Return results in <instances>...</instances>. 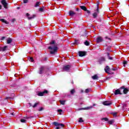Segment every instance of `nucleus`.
I'll use <instances>...</instances> for the list:
<instances>
[{"mask_svg":"<svg viewBox=\"0 0 129 129\" xmlns=\"http://www.w3.org/2000/svg\"><path fill=\"white\" fill-rule=\"evenodd\" d=\"M5 38H6L5 37H2V40H4V39H5Z\"/></svg>","mask_w":129,"mask_h":129,"instance_id":"46","label":"nucleus"},{"mask_svg":"<svg viewBox=\"0 0 129 129\" xmlns=\"http://www.w3.org/2000/svg\"><path fill=\"white\" fill-rule=\"evenodd\" d=\"M0 21L1 22H2L3 23H4L5 24H6L7 25H8V24H9V22H8V21H6V20L4 19H0Z\"/></svg>","mask_w":129,"mask_h":129,"instance_id":"14","label":"nucleus"},{"mask_svg":"<svg viewBox=\"0 0 129 129\" xmlns=\"http://www.w3.org/2000/svg\"><path fill=\"white\" fill-rule=\"evenodd\" d=\"M48 49L50 50V54H54L58 51V44L55 42V41L52 40L50 42V46L48 47Z\"/></svg>","mask_w":129,"mask_h":129,"instance_id":"1","label":"nucleus"},{"mask_svg":"<svg viewBox=\"0 0 129 129\" xmlns=\"http://www.w3.org/2000/svg\"><path fill=\"white\" fill-rule=\"evenodd\" d=\"M101 120H104V121H107L108 120V118L106 117L102 118Z\"/></svg>","mask_w":129,"mask_h":129,"instance_id":"21","label":"nucleus"},{"mask_svg":"<svg viewBox=\"0 0 129 129\" xmlns=\"http://www.w3.org/2000/svg\"><path fill=\"white\" fill-rule=\"evenodd\" d=\"M59 101H60V103L61 104H62L63 105H64L65 104V101H61V100H60Z\"/></svg>","mask_w":129,"mask_h":129,"instance_id":"27","label":"nucleus"},{"mask_svg":"<svg viewBox=\"0 0 129 129\" xmlns=\"http://www.w3.org/2000/svg\"><path fill=\"white\" fill-rule=\"evenodd\" d=\"M21 121L22 122H26V120H25L24 119H21Z\"/></svg>","mask_w":129,"mask_h":129,"instance_id":"35","label":"nucleus"},{"mask_svg":"<svg viewBox=\"0 0 129 129\" xmlns=\"http://www.w3.org/2000/svg\"><path fill=\"white\" fill-rule=\"evenodd\" d=\"M127 63V61H124L123 62L124 67H125V64H126Z\"/></svg>","mask_w":129,"mask_h":129,"instance_id":"36","label":"nucleus"},{"mask_svg":"<svg viewBox=\"0 0 129 129\" xmlns=\"http://www.w3.org/2000/svg\"><path fill=\"white\" fill-rule=\"evenodd\" d=\"M26 16H27V17H29V16H30V14H29V13H27V14H26Z\"/></svg>","mask_w":129,"mask_h":129,"instance_id":"45","label":"nucleus"},{"mask_svg":"<svg viewBox=\"0 0 129 129\" xmlns=\"http://www.w3.org/2000/svg\"><path fill=\"white\" fill-rule=\"evenodd\" d=\"M103 41V39H102V37H98L97 38V43H100L101 42H102Z\"/></svg>","mask_w":129,"mask_h":129,"instance_id":"11","label":"nucleus"},{"mask_svg":"<svg viewBox=\"0 0 129 129\" xmlns=\"http://www.w3.org/2000/svg\"><path fill=\"white\" fill-rule=\"evenodd\" d=\"M30 61H31V62H34V59L33 57H30Z\"/></svg>","mask_w":129,"mask_h":129,"instance_id":"33","label":"nucleus"},{"mask_svg":"<svg viewBox=\"0 0 129 129\" xmlns=\"http://www.w3.org/2000/svg\"><path fill=\"white\" fill-rule=\"evenodd\" d=\"M39 6H40V2H37L34 7H35V8H37L39 7Z\"/></svg>","mask_w":129,"mask_h":129,"instance_id":"22","label":"nucleus"},{"mask_svg":"<svg viewBox=\"0 0 129 129\" xmlns=\"http://www.w3.org/2000/svg\"><path fill=\"white\" fill-rule=\"evenodd\" d=\"M90 91V89H87L85 90V93H88V92H89Z\"/></svg>","mask_w":129,"mask_h":129,"instance_id":"26","label":"nucleus"},{"mask_svg":"<svg viewBox=\"0 0 129 129\" xmlns=\"http://www.w3.org/2000/svg\"><path fill=\"white\" fill-rule=\"evenodd\" d=\"M126 106V104H123V107H125Z\"/></svg>","mask_w":129,"mask_h":129,"instance_id":"43","label":"nucleus"},{"mask_svg":"<svg viewBox=\"0 0 129 129\" xmlns=\"http://www.w3.org/2000/svg\"><path fill=\"white\" fill-rule=\"evenodd\" d=\"M121 89H123V92L124 94H126V93H127V92H128L129 91V89L128 88H125L124 87H121L120 88V90H121Z\"/></svg>","mask_w":129,"mask_h":129,"instance_id":"5","label":"nucleus"},{"mask_svg":"<svg viewBox=\"0 0 129 129\" xmlns=\"http://www.w3.org/2000/svg\"><path fill=\"white\" fill-rule=\"evenodd\" d=\"M108 123H109V124H112V123H113V120L109 121Z\"/></svg>","mask_w":129,"mask_h":129,"instance_id":"31","label":"nucleus"},{"mask_svg":"<svg viewBox=\"0 0 129 129\" xmlns=\"http://www.w3.org/2000/svg\"><path fill=\"white\" fill-rule=\"evenodd\" d=\"M112 104V102H111V101H106L102 102V104H103V105L108 106V105H111V104Z\"/></svg>","mask_w":129,"mask_h":129,"instance_id":"6","label":"nucleus"},{"mask_svg":"<svg viewBox=\"0 0 129 129\" xmlns=\"http://www.w3.org/2000/svg\"><path fill=\"white\" fill-rule=\"evenodd\" d=\"M0 51H1V48H0Z\"/></svg>","mask_w":129,"mask_h":129,"instance_id":"51","label":"nucleus"},{"mask_svg":"<svg viewBox=\"0 0 129 129\" xmlns=\"http://www.w3.org/2000/svg\"><path fill=\"white\" fill-rule=\"evenodd\" d=\"M39 12H44V8H40Z\"/></svg>","mask_w":129,"mask_h":129,"instance_id":"29","label":"nucleus"},{"mask_svg":"<svg viewBox=\"0 0 129 129\" xmlns=\"http://www.w3.org/2000/svg\"><path fill=\"white\" fill-rule=\"evenodd\" d=\"M79 41V40H78L75 39V42L74 43V44H78Z\"/></svg>","mask_w":129,"mask_h":129,"instance_id":"30","label":"nucleus"},{"mask_svg":"<svg viewBox=\"0 0 129 129\" xmlns=\"http://www.w3.org/2000/svg\"><path fill=\"white\" fill-rule=\"evenodd\" d=\"M70 68H71V66L70 65H68V66H64L63 67V71H67L68 72L69 71H70Z\"/></svg>","mask_w":129,"mask_h":129,"instance_id":"4","label":"nucleus"},{"mask_svg":"<svg viewBox=\"0 0 129 129\" xmlns=\"http://www.w3.org/2000/svg\"><path fill=\"white\" fill-rule=\"evenodd\" d=\"M75 93V89H72L71 90V94H74Z\"/></svg>","mask_w":129,"mask_h":129,"instance_id":"24","label":"nucleus"},{"mask_svg":"<svg viewBox=\"0 0 129 129\" xmlns=\"http://www.w3.org/2000/svg\"><path fill=\"white\" fill-rule=\"evenodd\" d=\"M105 38V39H108V40H110V38H108L107 36H106Z\"/></svg>","mask_w":129,"mask_h":129,"instance_id":"42","label":"nucleus"},{"mask_svg":"<svg viewBox=\"0 0 129 129\" xmlns=\"http://www.w3.org/2000/svg\"><path fill=\"white\" fill-rule=\"evenodd\" d=\"M43 108L41 107V108H40L39 109V111H42V110H43Z\"/></svg>","mask_w":129,"mask_h":129,"instance_id":"40","label":"nucleus"},{"mask_svg":"<svg viewBox=\"0 0 129 129\" xmlns=\"http://www.w3.org/2000/svg\"><path fill=\"white\" fill-rule=\"evenodd\" d=\"M28 118H30V117H28Z\"/></svg>","mask_w":129,"mask_h":129,"instance_id":"52","label":"nucleus"},{"mask_svg":"<svg viewBox=\"0 0 129 129\" xmlns=\"http://www.w3.org/2000/svg\"><path fill=\"white\" fill-rule=\"evenodd\" d=\"M7 48H8V46L7 45L4 46V47H1V51H6V50H7Z\"/></svg>","mask_w":129,"mask_h":129,"instance_id":"19","label":"nucleus"},{"mask_svg":"<svg viewBox=\"0 0 129 129\" xmlns=\"http://www.w3.org/2000/svg\"><path fill=\"white\" fill-rule=\"evenodd\" d=\"M107 55L108 57H109V55H110V54L109 53L107 52Z\"/></svg>","mask_w":129,"mask_h":129,"instance_id":"44","label":"nucleus"},{"mask_svg":"<svg viewBox=\"0 0 129 129\" xmlns=\"http://www.w3.org/2000/svg\"><path fill=\"white\" fill-rule=\"evenodd\" d=\"M85 55H86V52L85 51L79 52V56H80V57H83V56H85Z\"/></svg>","mask_w":129,"mask_h":129,"instance_id":"9","label":"nucleus"},{"mask_svg":"<svg viewBox=\"0 0 129 129\" xmlns=\"http://www.w3.org/2000/svg\"><path fill=\"white\" fill-rule=\"evenodd\" d=\"M81 9L82 10H83V11H87V8H86L85 7V6H81Z\"/></svg>","mask_w":129,"mask_h":129,"instance_id":"20","label":"nucleus"},{"mask_svg":"<svg viewBox=\"0 0 129 129\" xmlns=\"http://www.w3.org/2000/svg\"><path fill=\"white\" fill-rule=\"evenodd\" d=\"M2 8H3V6H2V5H0V10H2Z\"/></svg>","mask_w":129,"mask_h":129,"instance_id":"48","label":"nucleus"},{"mask_svg":"<svg viewBox=\"0 0 129 129\" xmlns=\"http://www.w3.org/2000/svg\"><path fill=\"white\" fill-rule=\"evenodd\" d=\"M6 98H7V99H9V98H10L9 97H7Z\"/></svg>","mask_w":129,"mask_h":129,"instance_id":"49","label":"nucleus"},{"mask_svg":"<svg viewBox=\"0 0 129 129\" xmlns=\"http://www.w3.org/2000/svg\"><path fill=\"white\" fill-rule=\"evenodd\" d=\"M37 105H38V103H36L35 104H34V105L33 106V107L35 108L37 107Z\"/></svg>","mask_w":129,"mask_h":129,"instance_id":"34","label":"nucleus"},{"mask_svg":"<svg viewBox=\"0 0 129 129\" xmlns=\"http://www.w3.org/2000/svg\"><path fill=\"white\" fill-rule=\"evenodd\" d=\"M58 112H59V114H61V112H62V109H60L57 110Z\"/></svg>","mask_w":129,"mask_h":129,"instance_id":"32","label":"nucleus"},{"mask_svg":"<svg viewBox=\"0 0 129 129\" xmlns=\"http://www.w3.org/2000/svg\"><path fill=\"white\" fill-rule=\"evenodd\" d=\"M105 59L104 58V57H102L101 58V61H105Z\"/></svg>","mask_w":129,"mask_h":129,"instance_id":"37","label":"nucleus"},{"mask_svg":"<svg viewBox=\"0 0 129 129\" xmlns=\"http://www.w3.org/2000/svg\"><path fill=\"white\" fill-rule=\"evenodd\" d=\"M14 21H15V19H13V20H12L13 22H14Z\"/></svg>","mask_w":129,"mask_h":129,"instance_id":"50","label":"nucleus"},{"mask_svg":"<svg viewBox=\"0 0 129 129\" xmlns=\"http://www.w3.org/2000/svg\"><path fill=\"white\" fill-rule=\"evenodd\" d=\"M12 42H13V40H12L11 38L7 39V44H11Z\"/></svg>","mask_w":129,"mask_h":129,"instance_id":"17","label":"nucleus"},{"mask_svg":"<svg viewBox=\"0 0 129 129\" xmlns=\"http://www.w3.org/2000/svg\"><path fill=\"white\" fill-rule=\"evenodd\" d=\"M98 6L97 7V11L96 12H95L94 14H93V18H94V19H95L96 18V17H97V16L98 15V14H99V12L98 11Z\"/></svg>","mask_w":129,"mask_h":129,"instance_id":"7","label":"nucleus"},{"mask_svg":"<svg viewBox=\"0 0 129 129\" xmlns=\"http://www.w3.org/2000/svg\"><path fill=\"white\" fill-rule=\"evenodd\" d=\"M34 18H36V15H33L31 17H28V20H32V19H34Z\"/></svg>","mask_w":129,"mask_h":129,"instance_id":"18","label":"nucleus"},{"mask_svg":"<svg viewBox=\"0 0 129 129\" xmlns=\"http://www.w3.org/2000/svg\"><path fill=\"white\" fill-rule=\"evenodd\" d=\"M28 2H29L28 0H24L23 1L24 4H28Z\"/></svg>","mask_w":129,"mask_h":129,"instance_id":"28","label":"nucleus"},{"mask_svg":"<svg viewBox=\"0 0 129 129\" xmlns=\"http://www.w3.org/2000/svg\"><path fill=\"white\" fill-rule=\"evenodd\" d=\"M110 70V69L109 68V66H106L105 69V71L106 73H108Z\"/></svg>","mask_w":129,"mask_h":129,"instance_id":"12","label":"nucleus"},{"mask_svg":"<svg viewBox=\"0 0 129 129\" xmlns=\"http://www.w3.org/2000/svg\"><path fill=\"white\" fill-rule=\"evenodd\" d=\"M86 11H87V14H90V11H89V10H86Z\"/></svg>","mask_w":129,"mask_h":129,"instance_id":"39","label":"nucleus"},{"mask_svg":"<svg viewBox=\"0 0 129 129\" xmlns=\"http://www.w3.org/2000/svg\"><path fill=\"white\" fill-rule=\"evenodd\" d=\"M121 90H120V89L116 90L114 93L115 95H117V94H121L120 93Z\"/></svg>","mask_w":129,"mask_h":129,"instance_id":"10","label":"nucleus"},{"mask_svg":"<svg viewBox=\"0 0 129 129\" xmlns=\"http://www.w3.org/2000/svg\"><path fill=\"white\" fill-rule=\"evenodd\" d=\"M45 93L46 94L48 93V91L45 90L43 92H39L38 93V96H43Z\"/></svg>","mask_w":129,"mask_h":129,"instance_id":"8","label":"nucleus"},{"mask_svg":"<svg viewBox=\"0 0 129 129\" xmlns=\"http://www.w3.org/2000/svg\"><path fill=\"white\" fill-rule=\"evenodd\" d=\"M85 45H86V46H89V42H88V41L87 40H86L85 42H84Z\"/></svg>","mask_w":129,"mask_h":129,"instance_id":"23","label":"nucleus"},{"mask_svg":"<svg viewBox=\"0 0 129 129\" xmlns=\"http://www.w3.org/2000/svg\"><path fill=\"white\" fill-rule=\"evenodd\" d=\"M76 14L73 11H70L69 13L70 16H71V17H73V16H74Z\"/></svg>","mask_w":129,"mask_h":129,"instance_id":"16","label":"nucleus"},{"mask_svg":"<svg viewBox=\"0 0 129 129\" xmlns=\"http://www.w3.org/2000/svg\"><path fill=\"white\" fill-rule=\"evenodd\" d=\"M113 116H116V113H113Z\"/></svg>","mask_w":129,"mask_h":129,"instance_id":"41","label":"nucleus"},{"mask_svg":"<svg viewBox=\"0 0 129 129\" xmlns=\"http://www.w3.org/2000/svg\"><path fill=\"white\" fill-rule=\"evenodd\" d=\"M43 71H44V67H41L39 70V74H42L43 73Z\"/></svg>","mask_w":129,"mask_h":129,"instance_id":"15","label":"nucleus"},{"mask_svg":"<svg viewBox=\"0 0 129 129\" xmlns=\"http://www.w3.org/2000/svg\"><path fill=\"white\" fill-rule=\"evenodd\" d=\"M84 121L83 120V119H82V118H80L79 120V122H84Z\"/></svg>","mask_w":129,"mask_h":129,"instance_id":"25","label":"nucleus"},{"mask_svg":"<svg viewBox=\"0 0 129 129\" xmlns=\"http://www.w3.org/2000/svg\"><path fill=\"white\" fill-rule=\"evenodd\" d=\"M92 78L93 80H96L97 79H98V76L97 75H95L92 77Z\"/></svg>","mask_w":129,"mask_h":129,"instance_id":"13","label":"nucleus"},{"mask_svg":"<svg viewBox=\"0 0 129 129\" xmlns=\"http://www.w3.org/2000/svg\"><path fill=\"white\" fill-rule=\"evenodd\" d=\"M52 124L54 125L56 129H60L62 128V127H64L65 126V125L63 123H59L57 122H53Z\"/></svg>","mask_w":129,"mask_h":129,"instance_id":"2","label":"nucleus"},{"mask_svg":"<svg viewBox=\"0 0 129 129\" xmlns=\"http://www.w3.org/2000/svg\"><path fill=\"white\" fill-rule=\"evenodd\" d=\"M112 70L113 71H115V69L113 68V69H112Z\"/></svg>","mask_w":129,"mask_h":129,"instance_id":"47","label":"nucleus"},{"mask_svg":"<svg viewBox=\"0 0 129 129\" xmlns=\"http://www.w3.org/2000/svg\"><path fill=\"white\" fill-rule=\"evenodd\" d=\"M108 58L109 60H112V57L110 56H108Z\"/></svg>","mask_w":129,"mask_h":129,"instance_id":"38","label":"nucleus"},{"mask_svg":"<svg viewBox=\"0 0 129 129\" xmlns=\"http://www.w3.org/2000/svg\"><path fill=\"white\" fill-rule=\"evenodd\" d=\"M1 4L3 5L4 9H8V3L6 0H1Z\"/></svg>","mask_w":129,"mask_h":129,"instance_id":"3","label":"nucleus"}]
</instances>
